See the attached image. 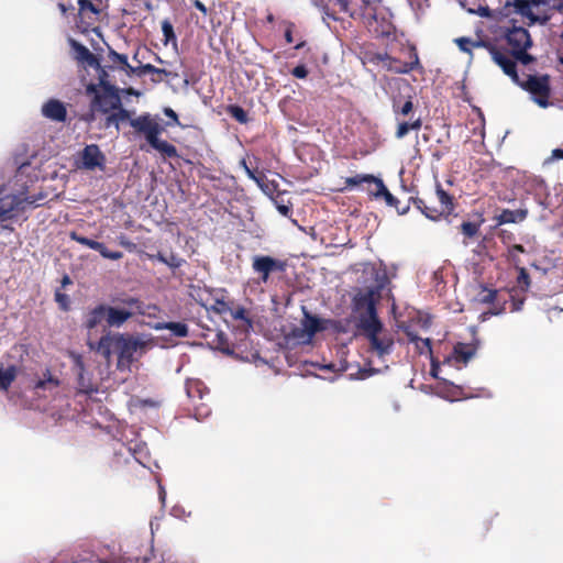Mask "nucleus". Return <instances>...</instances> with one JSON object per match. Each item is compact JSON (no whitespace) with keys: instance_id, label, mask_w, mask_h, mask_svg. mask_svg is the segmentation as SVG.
I'll list each match as a JSON object with an SVG mask.
<instances>
[{"instance_id":"f257e3e1","label":"nucleus","mask_w":563,"mask_h":563,"mask_svg":"<svg viewBox=\"0 0 563 563\" xmlns=\"http://www.w3.org/2000/svg\"><path fill=\"white\" fill-rule=\"evenodd\" d=\"M152 345V340H143L139 335L107 332L99 339L96 347L92 344H90V347L96 349L107 362H110L113 353L117 354V368L119 371H126Z\"/></svg>"},{"instance_id":"f03ea898","label":"nucleus","mask_w":563,"mask_h":563,"mask_svg":"<svg viewBox=\"0 0 563 563\" xmlns=\"http://www.w3.org/2000/svg\"><path fill=\"white\" fill-rule=\"evenodd\" d=\"M129 123L136 135L143 136L150 146L162 154L165 158L178 157V151L175 145L159 135L165 131L162 119L158 115H152L148 112L142 113L136 118L129 119Z\"/></svg>"},{"instance_id":"7ed1b4c3","label":"nucleus","mask_w":563,"mask_h":563,"mask_svg":"<svg viewBox=\"0 0 563 563\" xmlns=\"http://www.w3.org/2000/svg\"><path fill=\"white\" fill-rule=\"evenodd\" d=\"M514 5L529 25L547 24L555 13L563 12V0H514Z\"/></svg>"},{"instance_id":"20e7f679","label":"nucleus","mask_w":563,"mask_h":563,"mask_svg":"<svg viewBox=\"0 0 563 563\" xmlns=\"http://www.w3.org/2000/svg\"><path fill=\"white\" fill-rule=\"evenodd\" d=\"M417 209H419L427 218L438 220L441 217H448L454 209L453 197L449 195L440 184L433 196L428 198H410Z\"/></svg>"},{"instance_id":"39448f33","label":"nucleus","mask_w":563,"mask_h":563,"mask_svg":"<svg viewBox=\"0 0 563 563\" xmlns=\"http://www.w3.org/2000/svg\"><path fill=\"white\" fill-rule=\"evenodd\" d=\"M503 38L509 47V52L521 65L526 66L536 62V57L528 53V49L533 44L528 30L516 25L505 27Z\"/></svg>"},{"instance_id":"423d86ee","label":"nucleus","mask_w":563,"mask_h":563,"mask_svg":"<svg viewBox=\"0 0 563 563\" xmlns=\"http://www.w3.org/2000/svg\"><path fill=\"white\" fill-rule=\"evenodd\" d=\"M87 95H91V104L93 110L100 113H109L123 108L119 89L115 86H108L106 89H99L98 85L89 84L86 87Z\"/></svg>"},{"instance_id":"0eeeda50","label":"nucleus","mask_w":563,"mask_h":563,"mask_svg":"<svg viewBox=\"0 0 563 563\" xmlns=\"http://www.w3.org/2000/svg\"><path fill=\"white\" fill-rule=\"evenodd\" d=\"M373 9L374 10L368 14L363 24L376 37L390 36L395 32L391 12L382 4V0H379L378 4L374 5Z\"/></svg>"},{"instance_id":"6e6552de","label":"nucleus","mask_w":563,"mask_h":563,"mask_svg":"<svg viewBox=\"0 0 563 563\" xmlns=\"http://www.w3.org/2000/svg\"><path fill=\"white\" fill-rule=\"evenodd\" d=\"M516 85L531 93L533 101L540 107L547 108L549 106L551 96L549 75H528L526 79L519 77V84Z\"/></svg>"},{"instance_id":"1a4fd4ad","label":"nucleus","mask_w":563,"mask_h":563,"mask_svg":"<svg viewBox=\"0 0 563 563\" xmlns=\"http://www.w3.org/2000/svg\"><path fill=\"white\" fill-rule=\"evenodd\" d=\"M413 102L412 98L409 96L405 101H401L400 98H393V111L396 115L408 117L410 115L408 121H401L397 125L396 137L404 139L411 130L418 131L422 126V119L420 117H415L412 113Z\"/></svg>"},{"instance_id":"9d476101","label":"nucleus","mask_w":563,"mask_h":563,"mask_svg":"<svg viewBox=\"0 0 563 563\" xmlns=\"http://www.w3.org/2000/svg\"><path fill=\"white\" fill-rule=\"evenodd\" d=\"M362 330L369 341L371 350L375 351L378 356L382 357L391 353L394 338L390 333L383 330L382 321L366 324Z\"/></svg>"},{"instance_id":"9b49d317","label":"nucleus","mask_w":563,"mask_h":563,"mask_svg":"<svg viewBox=\"0 0 563 563\" xmlns=\"http://www.w3.org/2000/svg\"><path fill=\"white\" fill-rule=\"evenodd\" d=\"M35 200L24 194H13L8 186L0 187V221L13 218V211L24 209V205H33Z\"/></svg>"},{"instance_id":"f8f14e48","label":"nucleus","mask_w":563,"mask_h":563,"mask_svg":"<svg viewBox=\"0 0 563 563\" xmlns=\"http://www.w3.org/2000/svg\"><path fill=\"white\" fill-rule=\"evenodd\" d=\"M482 45L488 51L492 59L503 69L504 74L507 75L514 84H519L520 76L517 70L518 59L515 58L509 51H505L492 42L482 43Z\"/></svg>"},{"instance_id":"ddd939ff","label":"nucleus","mask_w":563,"mask_h":563,"mask_svg":"<svg viewBox=\"0 0 563 563\" xmlns=\"http://www.w3.org/2000/svg\"><path fill=\"white\" fill-rule=\"evenodd\" d=\"M353 308L360 313L361 328L380 321L376 310L375 292L372 289L355 295L353 298Z\"/></svg>"},{"instance_id":"4468645a","label":"nucleus","mask_w":563,"mask_h":563,"mask_svg":"<svg viewBox=\"0 0 563 563\" xmlns=\"http://www.w3.org/2000/svg\"><path fill=\"white\" fill-rule=\"evenodd\" d=\"M327 320L320 319L317 316H313L309 312V310L303 306L302 307V319L301 327L295 328L291 331V335L303 342H309L312 338L320 331L327 329L325 323Z\"/></svg>"},{"instance_id":"2eb2a0df","label":"nucleus","mask_w":563,"mask_h":563,"mask_svg":"<svg viewBox=\"0 0 563 563\" xmlns=\"http://www.w3.org/2000/svg\"><path fill=\"white\" fill-rule=\"evenodd\" d=\"M76 25L82 32H88L90 29H93L95 24L99 21L101 9L91 0H76Z\"/></svg>"},{"instance_id":"dca6fc26","label":"nucleus","mask_w":563,"mask_h":563,"mask_svg":"<svg viewBox=\"0 0 563 563\" xmlns=\"http://www.w3.org/2000/svg\"><path fill=\"white\" fill-rule=\"evenodd\" d=\"M379 0H333V4L339 8L340 12L347 13L354 20L362 22L374 10V5L378 4Z\"/></svg>"},{"instance_id":"f3484780","label":"nucleus","mask_w":563,"mask_h":563,"mask_svg":"<svg viewBox=\"0 0 563 563\" xmlns=\"http://www.w3.org/2000/svg\"><path fill=\"white\" fill-rule=\"evenodd\" d=\"M52 563H125L121 558H102L93 551L76 550L69 555H59Z\"/></svg>"},{"instance_id":"a211bd4d","label":"nucleus","mask_w":563,"mask_h":563,"mask_svg":"<svg viewBox=\"0 0 563 563\" xmlns=\"http://www.w3.org/2000/svg\"><path fill=\"white\" fill-rule=\"evenodd\" d=\"M186 393L188 398L192 401L197 415L208 416L210 410L208 406L202 402L203 397L209 394L207 386L199 379H188L186 382Z\"/></svg>"},{"instance_id":"6ab92c4d","label":"nucleus","mask_w":563,"mask_h":563,"mask_svg":"<svg viewBox=\"0 0 563 563\" xmlns=\"http://www.w3.org/2000/svg\"><path fill=\"white\" fill-rule=\"evenodd\" d=\"M252 268L260 274L261 282L267 283L269 275L274 272H284L286 264L268 255H256L253 257Z\"/></svg>"},{"instance_id":"aec40b11","label":"nucleus","mask_w":563,"mask_h":563,"mask_svg":"<svg viewBox=\"0 0 563 563\" xmlns=\"http://www.w3.org/2000/svg\"><path fill=\"white\" fill-rule=\"evenodd\" d=\"M410 62H401L389 55V60L384 64V69L395 74H409L416 69H422L419 56L415 47L410 51Z\"/></svg>"},{"instance_id":"412c9836","label":"nucleus","mask_w":563,"mask_h":563,"mask_svg":"<svg viewBox=\"0 0 563 563\" xmlns=\"http://www.w3.org/2000/svg\"><path fill=\"white\" fill-rule=\"evenodd\" d=\"M368 195L373 196L374 198H384L387 206L393 207L396 209L398 214L402 216L406 214L409 211V202L401 205L399 199H397L385 186L384 181L377 180V186L374 189L368 188L367 189Z\"/></svg>"},{"instance_id":"4be33fe9","label":"nucleus","mask_w":563,"mask_h":563,"mask_svg":"<svg viewBox=\"0 0 563 563\" xmlns=\"http://www.w3.org/2000/svg\"><path fill=\"white\" fill-rule=\"evenodd\" d=\"M69 238H70V240L76 241L77 243H79L81 245H85V246H87V247H89L91 250H95V251L99 252L100 255L103 258H108V260H112V261H118V260H121L123 257V253L122 252L110 251V250H108L106 247V245L103 243L95 241V240H91V239L86 238V236H82L79 233H77L76 231H71L69 233Z\"/></svg>"},{"instance_id":"5701e85b","label":"nucleus","mask_w":563,"mask_h":563,"mask_svg":"<svg viewBox=\"0 0 563 563\" xmlns=\"http://www.w3.org/2000/svg\"><path fill=\"white\" fill-rule=\"evenodd\" d=\"M82 167L89 170L104 168L106 156L96 144L86 145L81 152Z\"/></svg>"},{"instance_id":"b1692460","label":"nucleus","mask_w":563,"mask_h":563,"mask_svg":"<svg viewBox=\"0 0 563 563\" xmlns=\"http://www.w3.org/2000/svg\"><path fill=\"white\" fill-rule=\"evenodd\" d=\"M42 114L51 121L62 123L67 119V108L60 100L52 98L43 103Z\"/></svg>"},{"instance_id":"393cba45","label":"nucleus","mask_w":563,"mask_h":563,"mask_svg":"<svg viewBox=\"0 0 563 563\" xmlns=\"http://www.w3.org/2000/svg\"><path fill=\"white\" fill-rule=\"evenodd\" d=\"M133 316V311H130L125 308H115L111 306H107V325L120 328L131 317Z\"/></svg>"},{"instance_id":"a878e982","label":"nucleus","mask_w":563,"mask_h":563,"mask_svg":"<svg viewBox=\"0 0 563 563\" xmlns=\"http://www.w3.org/2000/svg\"><path fill=\"white\" fill-rule=\"evenodd\" d=\"M101 114L104 115L103 122L100 125V128H102V129H109V128L113 126V128H115L117 131H119L120 123L124 122L126 120L129 121V119H130V111L124 108H120V109H117L109 113H101Z\"/></svg>"},{"instance_id":"bb28decb","label":"nucleus","mask_w":563,"mask_h":563,"mask_svg":"<svg viewBox=\"0 0 563 563\" xmlns=\"http://www.w3.org/2000/svg\"><path fill=\"white\" fill-rule=\"evenodd\" d=\"M73 48L76 54V59L92 68H100V60L92 54L85 45L73 41Z\"/></svg>"},{"instance_id":"cd10ccee","label":"nucleus","mask_w":563,"mask_h":563,"mask_svg":"<svg viewBox=\"0 0 563 563\" xmlns=\"http://www.w3.org/2000/svg\"><path fill=\"white\" fill-rule=\"evenodd\" d=\"M103 321L107 322V305L100 303L87 313L85 319V327L90 331L97 328Z\"/></svg>"},{"instance_id":"c85d7f7f","label":"nucleus","mask_w":563,"mask_h":563,"mask_svg":"<svg viewBox=\"0 0 563 563\" xmlns=\"http://www.w3.org/2000/svg\"><path fill=\"white\" fill-rule=\"evenodd\" d=\"M508 299H504V305H506L508 301L510 302L509 310L511 312H517L522 309V306L525 303L526 297L520 296L517 288H512L507 291ZM506 307L503 306L499 309L495 310L493 313L499 314L504 311H506Z\"/></svg>"},{"instance_id":"c756f323","label":"nucleus","mask_w":563,"mask_h":563,"mask_svg":"<svg viewBox=\"0 0 563 563\" xmlns=\"http://www.w3.org/2000/svg\"><path fill=\"white\" fill-rule=\"evenodd\" d=\"M19 368L15 365H9L7 367L0 363V390L8 391L12 383L16 379Z\"/></svg>"},{"instance_id":"7c9ffc66","label":"nucleus","mask_w":563,"mask_h":563,"mask_svg":"<svg viewBox=\"0 0 563 563\" xmlns=\"http://www.w3.org/2000/svg\"><path fill=\"white\" fill-rule=\"evenodd\" d=\"M377 180H380V178L375 177L371 174H358L352 177H346L344 179V187L341 189L342 191L345 189H351L355 186H358L361 184H374V186H377Z\"/></svg>"},{"instance_id":"2f4dec72","label":"nucleus","mask_w":563,"mask_h":563,"mask_svg":"<svg viewBox=\"0 0 563 563\" xmlns=\"http://www.w3.org/2000/svg\"><path fill=\"white\" fill-rule=\"evenodd\" d=\"M453 353L457 362L467 363L476 353V346L459 342L454 345Z\"/></svg>"},{"instance_id":"473e14b6","label":"nucleus","mask_w":563,"mask_h":563,"mask_svg":"<svg viewBox=\"0 0 563 563\" xmlns=\"http://www.w3.org/2000/svg\"><path fill=\"white\" fill-rule=\"evenodd\" d=\"M528 216L527 209L509 210L505 209L498 217L499 223H516L523 221Z\"/></svg>"},{"instance_id":"72a5a7b5","label":"nucleus","mask_w":563,"mask_h":563,"mask_svg":"<svg viewBox=\"0 0 563 563\" xmlns=\"http://www.w3.org/2000/svg\"><path fill=\"white\" fill-rule=\"evenodd\" d=\"M406 335L410 343H413L416 346V350L418 354H424L426 352L432 353V346H431V340L430 339H422L417 333L408 331L406 332Z\"/></svg>"},{"instance_id":"f704fd0d","label":"nucleus","mask_w":563,"mask_h":563,"mask_svg":"<svg viewBox=\"0 0 563 563\" xmlns=\"http://www.w3.org/2000/svg\"><path fill=\"white\" fill-rule=\"evenodd\" d=\"M389 60V55L387 53H379L373 51H366L363 54L362 62L363 64H371L374 66H380L384 69V64Z\"/></svg>"},{"instance_id":"c9c22d12","label":"nucleus","mask_w":563,"mask_h":563,"mask_svg":"<svg viewBox=\"0 0 563 563\" xmlns=\"http://www.w3.org/2000/svg\"><path fill=\"white\" fill-rule=\"evenodd\" d=\"M156 330L167 329L172 331L178 338H186L188 335V327L184 322H164L158 323L155 327Z\"/></svg>"},{"instance_id":"e433bc0d","label":"nucleus","mask_w":563,"mask_h":563,"mask_svg":"<svg viewBox=\"0 0 563 563\" xmlns=\"http://www.w3.org/2000/svg\"><path fill=\"white\" fill-rule=\"evenodd\" d=\"M113 301L128 307L129 308L128 310L133 311V314L134 313H139V314L145 313L144 303L139 298L128 296L124 298L115 299Z\"/></svg>"},{"instance_id":"4c0bfd02","label":"nucleus","mask_w":563,"mask_h":563,"mask_svg":"<svg viewBox=\"0 0 563 563\" xmlns=\"http://www.w3.org/2000/svg\"><path fill=\"white\" fill-rule=\"evenodd\" d=\"M227 113L231 115L239 123L245 124L250 121L247 112L238 104H230L227 107Z\"/></svg>"},{"instance_id":"58836bf2","label":"nucleus","mask_w":563,"mask_h":563,"mask_svg":"<svg viewBox=\"0 0 563 563\" xmlns=\"http://www.w3.org/2000/svg\"><path fill=\"white\" fill-rule=\"evenodd\" d=\"M499 297V291L496 289L482 286V290L477 296V300L482 303H494Z\"/></svg>"},{"instance_id":"ea45409f","label":"nucleus","mask_w":563,"mask_h":563,"mask_svg":"<svg viewBox=\"0 0 563 563\" xmlns=\"http://www.w3.org/2000/svg\"><path fill=\"white\" fill-rule=\"evenodd\" d=\"M108 57L113 63V65H117L120 69H122L124 71L126 70V68L130 65L129 62H128V56L126 55L119 54L118 52H115L112 48H109Z\"/></svg>"},{"instance_id":"a19ab883","label":"nucleus","mask_w":563,"mask_h":563,"mask_svg":"<svg viewBox=\"0 0 563 563\" xmlns=\"http://www.w3.org/2000/svg\"><path fill=\"white\" fill-rule=\"evenodd\" d=\"M459 48L465 53H471L473 47H483L482 43H488V41L474 42L468 37H459L455 40Z\"/></svg>"},{"instance_id":"79ce46f5","label":"nucleus","mask_w":563,"mask_h":563,"mask_svg":"<svg viewBox=\"0 0 563 563\" xmlns=\"http://www.w3.org/2000/svg\"><path fill=\"white\" fill-rule=\"evenodd\" d=\"M230 316L234 320L243 321L247 328H252L253 325L252 320L249 318L247 310L242 306H238L236 308L231 307Z\"/></svg>"},{"instance_id":"37998d69","label":"nucleus","mask_w":563,"mask_h":563,"mask_svg":"<svg viewBox=\"0 0 563 563\" xmlns=\"http://www.w3.org/2000/svg\"><path fill=\"white\" fill-rule=\"evenodd\" d=\"M162 32L164 35V44H168L170 42L176 43L177 37L174 32V26L169 20L166 19L162 22Z\"/></svg>"},{"instance_id":"c03bdc74","label":"nucleus","mask_w":563,"mask_h":563,"mask_svg":"<svg viewBox=\"0 0 563 563\" xmlns=\"http://www.w3.org/2000/svg\"><path fill=\"white\" fill-rule=\"evenodd\" d=\"M147 71H158V70H157V67H155L152 64H145V65H141L137 67H133V66L129 65V67L125 70V73L128 75H135L137 77L144 76L145 74H147Z\"/></svg>"},{"instance_id":"a18cd8bd","label":"nucleus","mask_w":563,"mask_h":563,"mask_svg":"<svg viewBox=\"0 0 563 563\" xmlns=\"http://www.w3.org/2000/svg\"><path fill=\"white\" fill-rule=\"evenodd\" d=\"M530 287V276L525 267L519 268V274L517 277V289L518 291H527Z\"/></svg>"},{"instance_id":"49530a36","label":"nucleus","mask_w":563,"mask_h":563,"mask_svg":"<svg viewBox=\"0 0 563 563\" xmlns=\"http://www.w3.org/2000/svg\"><path fill=\"white\" fill-rule=\"evenodd\" d=\"M216 347L227 355H233L234 351L230 347V344L223 333L217 334Z\"/></svg>"},{"instance_id":"de8ad7c7","label":"nucleus","mask_w":563,"mask_h":563,"mask_svg":"<svg viewBox=\"0 0 563 563\" xmlns=\"http://www.w3.org/2000/svg\"><path fill=\"white\" fill-rule=\"evenodd\" d=\"M461 231L465 238H473L478 233L479 224L476 222L464 221L461 224Z\"/></svg>"},{"instance_id":"09e8293b","label":"nucleus","mask_w":563,"mask_h":563,"mask_svg":"<svg viewBox=\"0 0 563 563\" xmlns=\"http://www.w3.org/2000/svg\"><path fill=\"white\" fill-rule=\"evenodd\" d=\"M95 69L98 71L99 82L97 85L99 89H106L108 86H113L110 82L109 74L103 66L100 65V68Z\"/></svg>"},{"instance_id":"8fccbe9b","label":"nucleus","mask_w":563,"mask_h":563,"mask_svg":"<svg viewBox=\"0 0 563 563\" xmlns=\"http://www.w3.org/2000/svg\"><path fill=\"white\" fill-rule=\"evenodd\" d=\"M232 305L223 299H217L212 309L220 314H230Z\"/></svg>"},{"instance_id":"3c124183","label":"nucleus","mask_w":563,"mask_h":563,"mask_svg":"<svg viewBox=\"0 0 563 563\" xmlns=\"http://www.w3.org/2000/svg\"><path fill=\"white\" fill-rule=\"evenodd\" d=\"M58 8L63 14H67L68 12L74 13L77 10L76 0H60Z\"/></svg>"},{"instance_id":"603ef678","label":"nucleus","mask_w":563,"mask_h":563,"mask_svg":"<svg viewBox=\"0 0 563 563\" xmlns=\"http://www.w3.org/2000/svg\"><path fill=\"white\" fill-rule=\"evenodd\" d=\"M185 260L184 258H180L178 257L176 254L174 253H170L168 256H167V263L166 265L168 267H170L172 269H176V268H179L181 267L184 264H185Z\"/></svg>"},{"instance_id":"864d4df0","label":"nucleus","mask_w":563,"mask_h":563,"mask_svg":"<svg viewBox=\"0 0 563 563\" xmlns=\"http://www.w3.org/2000/svg\"><path fill=\"white\" fill-rule=\"evenodd\" d=\"M99 114L100 112L98 110H93L92 104L90 103L89 111L81 117V120L90 124L97 120Z\"/></svg>"},{"instance_id":"5fc2aeb1","label":"nucleus","mask_w":563,"mask_h":563,"mask_svg":"<svg viewBox=\"0 0 563 563\" xmlns=\"http://www.w3.org/2000/svg\"><path fill=\"white\" fill-rule=\"evenodd\" d=\"M48 386H52V387H58L60 382L57 377H54L51 373L49 369H46L44 373H43V378H42Z\"/></svg>"},{"instance_id":"6e6d98bb","label":"nucleus","mask_w":563,"mask_h":563,"mask_svg":"<svg viewBox=\"0 0 563 563\" xmlns=\"http://www.w3.org/2000/svg\"><path fill=\"white\" fill-rule=\"evenodd\" d=\"M55 300L59 303L63 310H68L69 308V297L66 294L60 291L55 292Z\"/></svg>"},{"instance_id":"4d7b16f0","label":"nucleus","mask_w":563,"mask_h":563,"mask_svg":"<svg viewBox=\"0 0 563 563\" xmlns=\"http://www.w3.org/2000/svg\"><path fill=\"white\" fill-rule=\"evenodd\" d=\"M74 367L76 368L80 378L82 377V373L85 372V363L82 356L79 354H73Z\"/></svg>"},{"instance_id":"13d9d810","label":"nucleus","mask_w":563,"mask_h":563,"mask_svg":"<svg viewBox=\"0 0 563 563\" xmlns=\"http://www.w3.org/2000/svg\"><path fill=\"white\" fill-rule=\"evenodd\" d=\"M164 113L167 118H169L172 120L166 123L167 126L180 124L177 113L172 108H165Z\"/></svg>"},{"instance_id":"bf43d9fd","label":"nucleus","mask_w":563,"mask_h":563,"mask_svg":"<svg viewBox=\"0 0 563 563\" xmlns=\"http://www.w3.org/2000/svg\"><path fill=\"white\" fill-rule=\"evenodd\" d=\"M158 71H147V74H151L153 75V77L151 78V80L154 82V84H158L163 80L162 78V75H164L165 77H168L170 75L169 71H167L166 69H163V68H157Z\"/></svg>"},{"instance_id":"052dcab7","label":"nucleus","mask_w":563,"mask_h":563,"mask_svg":"<svg viewBox=\"0 0 563 563\" xmlns=\"http://www.w3.org/2000/svg\"><path fill=\"white\" fill-rule=\"evenodd\" d=\"M291 75L296 78L303 79L308 76V69L305 65H298L292 68Z\"/></svg>"},{"instance_id":"680f3d73","label":"nucleus","mask_w":563,"mask_h":563,"mask_svg":"<svg viewBox=\"0 0 563 563\" xmlns=\"http://www.w3.org/2000/svg\"><path fill=\"white\" fill-rule=\"evenodd\" d=\"M276 207L279 213L283 214L284 217H290L292 213V206L290 203L285 205L283 202H276Z\"/></svg>"},{"instance_id":"e2e57ef3","label":"nucleus","mask_w":563,"mask_h":563,"mask_svg":"<svg viewBox=\"0 0 563 563\" xmlns=\"http://www.w3.org/2000/svg\"><path fill=\"white\" fill-rule=\"evenodd\" d=\"M119 244H120L122 247H124V249H126L128 251H131V252H132V251H134V250H135V247H136L135 243H133L132 241H130V240H129L125 235H123V234L119 236Z\"/></svg>"},{"instance_id":"0e129e2a","label":"nucleus","mask_w":563,"mask_h":563,"mask_svg":"<svg viewBox=\"0 0 563 563\" xmlns=\"http://www.w3.org/2000/svg\"><path fill=\"white\" fill-rule=\"evenodd\" d=\"M246 173L249 177L255 180L257 184H261V181L264 178V175L262 173H258V175H256V173L254 170H251L249 167H246Z\"/></svg>"},{"instance_id":"69168bd1","label":"nucleus","mask_w":563,"mask_h":563,"mask_svg":"<svg viewBox=\"0 0 563 563\" xmlns=\"http://www.w3.org/2000/svg\"><path fill=\"white\" fill-rule=\"evenodd\" d=\"M192 4L196 9H198L200 12H202L203 15H207L208 9L200 0H194Z\"/></svg>"},{"instance_id":"338daca9","label":"nucleus","mask_w":563,"mask_h":563,"mask_svg":"<svg viewBox=\"0 0 563 563\" xmlns=\"http://www.w3.org/2000/svg\"><path fill=\"white\" fill-rule=\"evenodd\" d=\"M285 40L287 43H292V24H289L285 31Z\"/></svg>"},{"instance_id":"774afa93","label":"nucleus","mask_w":563,"mask_h":563,"mask_svg":"<svg viewBox=\"0 0 563 563\" xmlns=\"http://www.w3.org/2000/svg\"><path fill=\"white\" fill-rule=\"evenodd\" d=\"M552 159H563V148H554L551 154Z\"/></svg>"}]
</instances>
